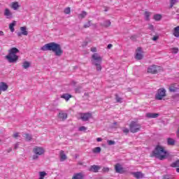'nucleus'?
Instances as JSON below:
<instances>
[{
    "label": "nucleus",
    "mask_w": 179,
    "mask_h": 179,
    "mask_svg": "<svg viewBox=\"0 0 179 179\" xmlns=\"http://www.w3.org/2000/svg\"><path fill=\"white\" fill-rule=\"evenodd\" d=\"M12 151V149H10L8 152H11Z\"/></svg>",
    "instance_id": "nucleus-55"
},
{
    "label": "nucleus",
    "mask_w": 179,
    "mask_h": 179,
    "mask_svg": "<svg viewBox=\"0 0 179 179\" xmlns=\"http://www.w3.org/2000/svg\"><path fill=\"white\" fill-rule=\"evenodd\" d=\"M96 66V71H101V63L94 64Z\"/></svg>",
    "instance_id": "nucleus-39"
},
{
    "label": "nucleus",
    "mask_w": 179,
    "mask_h": 179,
    "mask_svg": "<svg viewBox=\"0 0 179 179\" xmlns=\"http://www.w3.org/2000/svg\"><path fill=\"white\" fill-rule=\"evenodd\" d=\"M59 118L64 121V120H66V118H68V115L65 112H60L59 113Z\"/></svg>",
    "instance_id": "nucleus-18"
},
{
    "label": "nucleus",
    "mask_w": 179,
    "mask_h": 179,
    "mask_svg": "<svg viewBox=\"0 0 179 179\" xmlns=\"http://www.w3.org/2000/svg\"><path fill=\"white\" fill-rule=\"evenodd\" d=\"M101 167L98 165H92L89 168V171H92V173H97L100 170Z\"/></svg>",
    "instance_id": "nucleus-14"
},
{
    "label": "nucleus",
    "mask_w": 179,
    "mask_h": 179,
    "mask_svg": "<svg viewBox=\"0 0 179 179\" xmlns=\"http://www.w3.org/2000/svg\"><path fill=\"white\" fill-rule=\"evenodd\" d=\"M171 51L172 54H177L178 52V48H171Z\"/></svg>",
    "instance_id": "nucleus-35"
},
{
    "label": "nucleus",
    "mask_w": 179,
    "mask_h": 179,
    "mask_svg": "<svg viewBox=\"0 0 179 179\" xmlns=\"http://www.w3.org/2000/svg\"><path fill=\"white\" fill-rule=\"evenodd\" d=\"M163 97H166V90H164V88L159 89L155 99H157V100H162Z\"/></svg>",
    "instance_id": "nucleus-7"
},
{
    "label": "nucleus",
    "mask_w": 179,
    "mask_h": 179,
    "mask_svg": "<svg viewBox=\"0 0 179 179\" xmlns=\"http://www.w3.org/2000/svg\"><path fill=\"white\" fill-rule=\"evenodd\" d=\"M41 50L42 51H52L57 57H61L64 54L61 45L54 42L44 45Z\"/></svg>",
    "instance_id": "nucleus-1"
},
{
    "label": "nucleus",
    "mask_w": 179,
    "mask_h": 179,
    "mask_svg": "<svg viewBox=\"0 0 179 179\" xmlns=\"http://www.w3.org/2000/svg\"><path fill=\"white\" fill-rule=\"evenodd\" d=\"M10 7L12 8V9H13V10H17L20 6H19V2L14 1L11 3Z\"/></svg>",
    "instance_id": "nucleus-16"
},
{
    "label": "nucleus",
    "mask_w": 179,
    "mask_h": 179,
    "mask_svg": "<svg viewBox=\"0 0 179 179\" xmlns=\"http://www.w3.org/2000/svg\"><path fill=\"white\" fill-rule=\"evenodd\" d=\"M85 175L83 173H75L72 179H83Z\"/></svg>",
    "instance_id": "nucleus-17"
},
{
    "label": "nucleus",
    "mask_w": 179,
    "mask_h": 179,
    "mask_svg": "<svg viewBox=\"0 0 179 179\" xmlns=\"http://www.w3.org/2000/svg\"><path fill=\"white\" fill-rule=\"evenodd\" d=\"M115 170L116 173H119L120 174H122L123 173H125L124 168H122V166H121V164H117L115 166Z\"/></svg>",
    "instance_id": "nucleus-13"
},
{
    "label": "nucleus",
    "mask_w": 179,
    "mask_h": 179,
    "mask_svg": "<svg viewBox=\"0 0 179 179\" xmlns=\"http://www.w3.org/2000/svg\"><path fill=\"white\" fill-rule=\"evenodd\" d=\"M107 143H108V145H115V141H111V140H108V141H107Z\"/></svg>",
    "instance_id": "nucleus-41"
},
{
    "label": "nucleus",
    "mask_w": 179,
    "mask_h": 179,
    "mask_svg": "<svg viewBox=\"0 0 179 179\" xmlns=\"http://www.w3.org/2000/svg\"><path fill=\"white\" fill-rule=\"evenodd\" d=\"M93 153H100L101 152V148L100 147H96L92 150Z\"/></svg>",
    "instance_id": "nucleus-28"
},
{
    "label": "nucleus",
    "mask_w": 179,
    "mask_h": 179,
    "mask_svg": "<svg viewBox=\"0 0 179 179\" xmlns=\"http://www.w3.org/2000/svg\"><path fill=\"white\" fill-rule=\"evenodd\" d=\"M20 29V32H18L17 34L18 37H20L21 36H27L29 34V31H27V27H21Z\"/></svg>",
    "instance_id": "nucleus-9"
},
{
    "label": "nucleus",
    "mask_w": 179,
    "mask_h": 179,
    "mask_svg": "<svg viewBox=\"0 0 179 179\" xmlns=\"http://www.w3.org/2000/svg\"><path fill=\"white\" fill-rule=\"evenodd\" d=\"M17 148H19V143H17V144L15 145L14 148L15 149H17Z\"/></svg>",
    "instance_id": "nucleus-51"
},
{
    "label": "nucleus",
    "mask_w": 179,
    "mask_h": 179,
    "mask_svg": "<svg viewBox=\"0 0 179 179\" xmlns=\"http://www.w3.org/2000/svg\"><path fill=\"white\" fill-rule=\"evenodd\" d=\"M87 130V127H85V126H82L80 127H79L78 131H80V132L82 131H85Z\"/></svg>",
    "instance_id": "nucleus-36"
},
{
    "label": "nucleus",
    "mask_w": 179,
    "mask_h": 179,
    "mask_svg": "<svg viewBox=\"0 0 179 179\" xmlns=\"http://www.w3.org/2000/svg\"><path fill=\"white\" fill-rule=\"evenodd\" d=\"M146 117H148V118H157V117H159V114L149 113L146 114Z\"/></svg>",
    "instance_id": "nucleus-23"
},
{
    "label": "nucleus",
    "mask_w": 179,
    "mask_h": 179,
    "mask_svg": "<svg viewBox=\"0 0 179 179\" xmlns=\"http://www.w3.org/2000/svg\"><path fill=\"white\" fill-rule=\"evenodd\" d=\"M111 47H113V45H112V44L108 45V49L111 48Z\"/></svg>",
    "instance_id": "nucleus-53"
},
{
    "label": "nucleus",
    "mask_w": 179,
    "mask_h": 179,
    "mask_svg": "<svg viewBox=\"0 0 179 179\" xmlns=\"http://www.w3.org/2000/svg\"><path fill=\"white\" fill-rule=\"evenodd\" d=\"M103 171L104 173H108V171H110V168H108V167H104V168L103 169Z\"/></svg>",
    "instance_id": "nucleus-44"
},
{
    "label": "nucleus",
    "mask_w": 179,
    "mask_h": 179,
    "mask_svg": "<svg viewBox=\"0 0 179 179\" xmlns=\"http://www.w3.org/2000/svg\"><path fill=\"white\" fill-rule=\"evenodd\" d=\"M149 16H150V13L149 12H145V20H149Z\"/></svg>",
    "instance_id": "nucleus-40"
},
{
    "label": "nucleus",
    "mask_w": 179,
    "mask_h": 179,
    "mask_svg": "<svg viewBox=\"0 0 179 179\" xmlns=\"http://www.w3.org/2000/svg\"><path fill=\"white\" fill-rule=\"evenodd\" d=\"M1 92H2V90H0V94H1Z\"/></svg>",
    "instance_id": "nucleus-56"
},
{
    "label": "nucleus",
    "mask_w": 179,
    "mask_h": 179,
    "mask_svg": "<svg viewBox=\"0 0 179 179\" xmlns=\"http://www.w3.org/2000/svg\"><path fill=\"white\" fill-rule=\"evenodd\" d=\"M87 15V13L83 11L82 13L78 15V19H84Z\"/></svg>",
    "instance_id": "nucleus-26"
},
{
    "label": "nucleus",
    "mask_w": 179,
    "mask_h": 179,
    "mask_svg": "<svg viewBox=\"0 0 179 179\" xmlns=\"http://www.w3.org/2000/svg\"><path fill=\"white\" fill-rule=\"evenodd\" d=\"M31 65V63L30 62L24 61L22 63V66L24 69H29V68H30Z\"/></svg>",
    "instance_id": "nucleus-19"
},
{
    "label": "nucleus",
    "mask_w": 179,
    "mask_h": 179,
    "mask_svg": "<svg viewBox=\"0 0 179 179\" xmlns=\"http://www.w3.org/2000/svg\"><path fill=\"white\" fill-rule=\"evenodd\" d=\"M85 45H87V43H85Z\"/></svg>",
    "instance_id": "nucleus-57"
},
{
    "label": "nucleus",
    "mask_w": 179,
    "mask_h": 179,
    "mask_svg": "<svg viewBox=\"0 0 179 179\" xmlns=\"http://www.w3.org/2000/svg\"><path fill=\"white\" fill-rule=\"evenodd\" d=\"M116 101L117 103H122V99L120 98L118 96H116Z\"/></svg>",
    "instance_id": "nucleus-43"
},
{
    "label": "nucleus",
    "mask_w": 179,
    "mask_h": 179,
    "mask_svg": "<svg viewBox=\"0 0 179 179\" xmlns=\"http://www.w3.org/2000/svg\"><path fill=\"white\" fill-rule=\"evenodd\" d=\"M176 171H177V173H179V168L176 169Z\"/></svg>",
    "instance_id": "nucleus-54"
},
{
    "label": "nucleus",
    "mask_w": 179,
    "mask_h": 179,
    "mask_svg": "<svg viewBox=\"0 0 179 179\" xmlns=\"http://www.w3.org/2000/svg\"><path fill=\"white\" fill-rule=\"evenodd\" d=\"M92 58V62L94 65H96L97 64H101L103 61V58L101 57V56H100V55H99V53L93 54Z\"/></svg>",
    "instance_id": "nucleus-5"
},
{
    "label": "nucleus",
    "mask_w": 179,
    "mask_h": 179,
    "mask_svg": "<svg viewBox=\"0 0 179 179\" xmlns=\"http://www.w3.org/2000/svg\"><path fill=\"white\" fill-rule=\"evenodd\" d=\"M13 136H14V138H17V136H19V133H15L13 134Z\"/></svg>",
    "instance_id": "nucleus-49"
},
{
    "label": "nucleus",
    "mask_w": 179,
    "mask_h": 179,
    "mask_svg": "<svg viewBox=\"0 0 179 179\" xmlns=\"http://www.w3.org/2000/svg\"><path fill=\"white\" fill-rule=\"evenodd\" d=\"M92 118V113H81L80 114V119L82 121H88Z\"/></svg>",
    "instance_id": "nucleus-11"
},
{
    "label": "nucleus",
    "mask_w": 179,
    "mask_h": 179,
    "mask_svg": "<svg viewBox=\"0 0 179 179\" xmlns=\"http://www.w3.org/2000/svg\"><path fill=\"white\" fill-rule=\"evenodd\" d=\"M171 167H179V160H177L175 162L172 163Z\"/></svg>",
    "instance_id": "nucleus-34"
},
{
    "label": "nucleus",
    "mask_w": 179,
    "mask_h": 179,
    "mask_svg": "<svg viewBox=\"0 0 179 179\" xmlns=\"http://www.w3.org/2000/svg\"><path fill=\"white\" fill-rule=\"evenodd\" d=\"M173 35L175 37H177V38L179 37V26H178L173 29Z\"/></svg>",
    "instance_id": "nucleus-21"
},
{
    "label": "nucleus",
    "mask_w": 179,
    "mask_h": 179,
    "mask_svg": "<svg viewBox=\"0 0 179 179\" xmlns=\"http://www.w3.org/2000/svg\"><path fill=\"white\" fill-rule=\"evenodd\" d=\"M159 39V36H155L152 38L153 41H157Z\"/></svg>",
    "instance_id": "nucleus-47"
},
{
    "label": "nucleus",
    "mask_w": 179,
    "mask_h": 179,
    "mask_svg": "<svg viewBox=\"0 0 179 179\" xmlns=\"http://www.w3.org/2000/svg\"><path fill=\"white\" fill-rule=\"evenodd\" d=\"M24 138H25L26 141H31V135L29 134H25L23 135Z\"/></svg>",
    "instance_id": "nucleus-30"
},
{
    "label": "nucleus",
    "mask_w": 179,
    "mask_h": 179,
    "mask_svg": "<svg viewBox=\"0 0 179 179\" xmlns=\"http://www.w3.org/2000/svg\"><path fill=\"white\" fill-rule=\"evenodd\" d=\"M170 92H177L178 90V88L177 87H175L174 85H172L169 87Z\"/></svg>",
    "instance_id": "nucleus-32"
},
{
    "label": "nucleus",
    "mask_w": 179,
    "mask_h": 179,
    "mask_svg": "<svg viewBox=\"0 0 179 179\" xmlns=\"http://www.w3.org/2000/svg\"><path fill=\"white\" fill-rule=\"evenodd\" d=\"M71 97H72V96L69 94H64L62 95V99H64V100H66V101H68V100H69V99H71Z\"/></svg>",
    "instance_id": "nucleus-25"
},
{
    "label": "nucleus",
    "mask_w": 179,
    "mask_h": 179,
    "mask_svg": "<svg viewBox=\"0 0 179 179\" xmlns=\"http://www.w3.org/2000/svg\"><path fill=\"white\" fill-rule=\"evenodd\" d=\"M152 156L159 160H164V159H167L168 157L170 156V154L168 151L164 150V147L157 145L155 150L152 152Z\"/></svg>",
    "instance_id": "nucleus-2"
},
{
    "label": "nucleus",
    "mask_w": 179,
    "mask_h": 179,
    "mask_svg": "<svg viewBox=\"0 0 179 179\" xmlns=\"http://www.w3.org/2000/svg\"><path fill=\"white\" fill-rule=\"evenodd\" d=\"M176 3H178V0H171L170 1V8H173L174 5H176Z\"/></svg>",
    "instance_id": "nucleus-29"
},
{
    "label": "nucleus",
    "mask_w": 179,
    "mask_h": 179,
    "mask_svg": "<svg viewBox=\"0 0 179 179\" xmlns=\"http://www.w3.org/2000/svg\"><path fill=\"white\" fill-rule=\"evenodd\" d=\"M129 129L130 131H131L133 134L138 132V131L141 129V124H138L137 122H133L129 125Z\"/></svg>",
    "instance_id": "nucleus-6"
},
{
    "label": "nucleus",
    "mask_w": 179,
    "mask_h": 179,
    "mask_svg": "<svg viewBox=\"0 0 179 179\" xmlns=\"http://www.w3.org/2000/svg\"><path fill=\"white\" fill-rule=\"evenodd\" d=\"M64 13L66 15H69V13H71V8L68 7V8H65Z\"/></svg>",
    "instance_id": "nucleus-38"
},
{
    "label": "nucleus",
    "mask_w": 179,
    "mask_h": 179,
    "mask_svg": "<svg viewBox=\"0 0 179 179\" xmlns=\"http://www.w3.org/2000/svg\"><path fill=\"white\" fill-rule=\"evenodd\" d=\"M8 84H6V83H0V90H1V92H6L8 90Z\"/></svg>",
    "instance_id": "nucleus-15"
},
{
    "label": "nucleus",
    "mask_w": 179,
    "mask_h": 179,
    "mask_svg": "<svg viewBox=\"0 0 179 179\" xmlns=\"http://www.w3.org/2000/svg\"><path fill=\"white\" fill-rule=\"evenodd\" d=\"M17 52L19 50L16 48H13L8 50V54L5 57L6 59L10 64H15L19 59V56H17Z\"/></svg>",
    "instance_id": "nucleus-3"
},
{
    "label": "nucleus",
    "mask_w": 179,
    "mask_h": 179,
    "mask_svg": "<svg viewBox=\"0 0 179 179\" xmlns=\"http://www.w3.org/2000/svg\"><path fill=\"white\" fill-rule=\"evenodd\" d=\"M160 69V66L152 65L148 67V73H157Z\"/></svg>",
    "instance_id": "nucleus-8"
},
{
    "label": "nucleus",
    "mask_w": 179,
    "mask_h": 179,
    "mask_svg": "<svg viewBox=\"0 0 179 179\" xmlns=\"http://www.w3.org/2000/svg\"><path fill=\"white\" fill-rule=\"evenodd\" d=\"M0 36H5V33H3L2 31H0Z\"/></svg>",
    "instance_id": "nucleus-52"
},
{
    "label": "nucleus",
    "mask_w": 179,
    "mask_h": 179,
    "mask_svg": "<svg viewBox=\"0 0 179 179\" xmlns=\"http://www.w3.org/2000/svg\"><path fill=\"white\" fill-rule=\"evenodd\" d=\"M92 52H96L97 51V48H91Z\"/></svg>",
    "instance_id": "nucleus-48"
},
{
    "label": "nucleus",
    "mask_w": 179,
    "mask_h": 179,
    "mask_svg": "<svg viewBox=\"0 0 179 179\" xmlns=\"http://www.w3.org/2000/svg\"><path fill=\"white\" fill-rule=\"evenodd\" d=\"M60 162H65L66 160V155H65V152L64 151L60 152Z\"/></svg>",
    "instance_id": "nucleus-22"
},
{
    "label": "nucleus",
    "mask_w": 179,
    "mask_h": 179,
    "mask_svg": "<svg viewBox=\"0 0 179 179\" xmlns=\"http://www.w3.org/2000/svg\"><path fill=\"white\" fill-rule=\"evenodd\" d=\"M111 24V22H110V20H106L105 21L103 26H105V27H108V26H110Z\"/></svg>",
    "instance_id": "nucleus-37"
},
{
    "label": "nucleus",
    "mask_w": 179,
    "mask_h": 179,
    "mask_svg": "<svg viewBox=\"0 0 179 179\" xmlns=\"http://www.w3.org/2000/svg\"><path fill=\"white\" fill-rule=\"evenodd\" d=\"M148 29H149V30H151L152 31H153V30H155V27L152 24L148 25Z\"/></svg>",
    "instance_id": "nucleus-46"
},
{
    "label": "nucleus",
    "mask_w": 179,
    "mask_h": 179,
    "mask_svg": "<svg viewBox=\"0 0 179 179\" xmlns=\"http://www.w3.org/2000/svg\"><path fill=\"white\" fill-rule=\"evenodd\" d=\"M134 176L137 179L143 178V174L141 172H136L134 173Z\"/></svg>",
    "instance_id": "nucleus-24"
},
{
    "label": "nucleus",
    "mask_w": 179,
    "mask_h": 179,
    "mask_svg": "<svg viewBox=\"0 0 179 179\" xmlns=\"http://www.w3.org/2000/svg\"><path fill=\"white\" fill-rule=\"evenodd\" d=\"M47 176V173L45 171L39 172V178L38 179H44V177Z\"/></svg>",
    "instance_id": "nucleus-27"
},
{
    "label": "nucleus",
    "mask_w": 179,
    "mask_h": 179,
    "mask_svg": "<svg viewBox=\"0 0 179 179\" xmlns=\"http://www.w3.org/2000/svg\"><path fill=\"white\" fill-rule=\"evenodd\" d=\"M101 141H103V138H96L97 142H101Z\"/></svg>",
    "instance_id": "nucleus-50"
},
{
    "label": "nucleus",
    "mask_w": 179,
    "mask_h": 179,
    "mask_svg": "<svg viewBox=\"0 0 179 179\" xmlns=\"http://www.w3.org/2000/svg\"><path fill=\"white\" fill-rule=\"evenodd\" d=\"M32 153H34L32 160H38V157L45 153V149L41 146H35L32 149Z\"/></svg>",
    "instance_id": "nucleus-4"
},
{
    "label": "nucleus",
    "mask_w": 179,
    "mask_h": 179,
    "mask_svg": "<svg viewBox=\"0 0 179 179\" xmlns=\"http://www.w3.org/2000/svg\"><path fill=\"white\" fill-rule=\"evenodd\" d=\"M16 26V21H13L12 23L9 24V29L10 30L11 33L15 31V27Z\"/></svg>",
    "instance_id": "nucleus-20"
},
{
    "label": "nucleus",
    "mask_w": 179,
    "mask_h": 179,
    "mask_svg": "<svg viewBox=\"0 0 179 179\" xmlns=\"http://www.w3.org/2000/svg\"><path fill=\"white\" fill-rule=\"evenodd\" d=\"M154 19L155 20H160L162 19V15H159V14H157L155 15H154Z\"/></svg>",
    "instance_id": "nucleus-33"
},
{
    "label": "nucleus",
    "mask_w": 179,
    "mask_h": 179,
    "mask_svg": "<svg viewBox=\"0 0 179 179\" xmlns=\"http://www.w3.org/2000/svg\"><path fill=\"white\" fill-rule=\"evenodd\" d=\"M167 143H168V145L173 146V145H174V143H176V141L173 138H168Z\"/></svg>",
    "instance_id": "nucleus-31"
},
{
    "label": "nucleus",
    "mask_w": 179,
    "mask_h": 179,
    "mask_svg": "<svg viewBox=\"0 0 179 179\" xmlns=\"http://www.w3.org/2000/svg\"><path fill=\"white\" fill-rule=\"evenodd\" d=\"M3 15L6 17V19H12L13 17V14L12 13V11L9 10V8H6L4 10Z\"/></svg>",
    "instance_id": "nucleus-12"
},
{
    "label": "nucleus",
    "mask_w": 179,
    "mask_h": 179,
    "mask_svg": "<svg viewBox=\"0 0 179 179\" xmlns=\"http://www.w3.org/2000/svg\"><path fill=\"white\" fill-rule=\"evenodd\" d=\"M136 59H142L143 58V52L141 48H138L136 50Z\"/></svg>",
    "instance_id": "nucleus-10"
},
{
    "label": "nucleus",
    "mask_w": 179,
    "mask_h": 179,
    "mask_svg": "<svg viewBox=\"0 0 179 179\" xmlns=\"http://www.w3.org/2000/svg\"><path fill=\"white\" fill-rule=\"evenodd\" d=\"M90 26H92V22H90V21H89L87 24H84V27L85 29H87V27H90Z\"/></svg>",
    "instance_id": "nucleus-42"
},
{
    "label": "nucleus",
    "mask_w": 179,
    "mask_h": 179,
    "mask_svg": "<svg viewBox=\"0 0 179 179\" xmlns=\"http://www.w3.org/2000/svg\"><path fill=\"white\" fill-rule=\"evenodd\" d=\"M122 131L124 132V134H128V132H129V129L124 127L122 129Z\"/></svg>",
    "instance_id": "nucleus-45"
}]
</instances>
